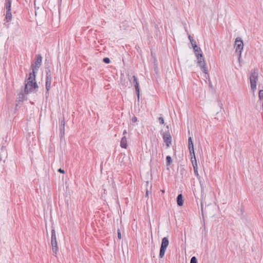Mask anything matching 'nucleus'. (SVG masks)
<instances>
[{
    "mask_svg": "<svg viewBox=\"0 0 263 263\" xmlns=\"http://www.w3.org/2000/svg\"><path fill=\"white\" fill-rule=\"evenodd\" d=\"M35 76L34 69L32 73L29 74V77L28 79L25 81V87L24 92L27 95L33 91L37 87V84L35 82Z\"/></svg>",
    "mask_w": 263,
    "mask_h": 263,
    "instance_id": "f257e3e1",
    "label": "nucleus"
},
{
    "mask_svg": "<svg viewBox=\"0 0 263 263\" xmlns=\"http://www.w3.org/2000/svg\"><path fill=\"white\" fill-rule=\"evenodd\" d=\"M258 71L257 69H254L251 72L250 76V81L251 89L253 92L256 89V82L258 80Z\"/></svg>",
    "mask_w": 263,
    "mask_h": 263,
    "instance_id": "f03ea898",
    "label": "nucleus"
},
{
    "mask_svg": "<svg viewBox=\"0 0 263 263\" xmlns=\"http://www.w3.org/2000/svg\"><path fill=\"white\" fill-rule=\"evenodd\" d=\"M196 57L197 59V63L201 70L205 74H208V70L206 67L205 62L202 53H197Z\"/></svg>",
    "mask_w": 263,
    "mask_h": 263,
    "instance_id": "7ed1b4c3",
    "label": "nucleus"
},
{
    "mask_svg": "<svg viewBox=\"0 0 263 263\" xmlns=\"http://www.w3.org/2000/svg\"><path fill=\"white\" fill-rule=\"evenodd\" d=\"M169 244V241L167 237H164L162 239V242L161 245L160 253H159V257L162 258L164 257L165 252L167 247H168Z\"/></svg>",
    "mask_w": 263,
    "mask_h": 263,
    "instance_id": "20e7f679",
    "label": "nucleus"
},
{
    "mask_svg": "<svg viewBox=\"0 0 263 263\" xmlns=\"http://www.w3.org/2000/svg\"><path fill=\"white\" fill-rule=\"evenodd\" d=\"M51 246L53 253L56 255L58 252L57 241L56 238L55 231L54 229L51 231Z\"/></svg>",
    "mask_w": 263,
    "mask_h": 263,
    "instance_id": "39448f33",
    "label": "nucleus"
},
{
    "mask_svg": "<svg viewBox=\"0 0 263 263\" xmlns=\"http://www.w3.org/2000/svg\"><path fill=\"white\" fill-rule=\"evenodd\" d=\"M234 47L236 53L242 52L243 49V42L240 37H238L236 39Z\"/></svg>",
    "mask_w": 263,
    "mask_h": 263,
    "instance_id": "423d86ee",
    "label": "nucleus"
},
{
    "mask_svg": "<svg viewBox=\"0 0 263 263\" xmlns=\"http://www.w3.org/2000/svg\"><path fill=\"white\" fill-rule=\"evenodd\" d=\"M163 139L167 147H170L172 142V137L169 132L163 133L162 134Z\"/></svg>",
    "mask_w": 263,
    "mask_h": 263,
    "instance_id": "0eeeda50",
    "label": "nucleus"
},
{
    "mask_svg": "<svg viewBox=\"0 0 263 263\" xmlns=\"http://www.w3.org/2000/svg\"><path fill=\"white\" fill-rule=\"evenodd\" d=\"M133 78L134 82L135 83V89H136V91L137 93L138 100L139 101V98H140V88H139V83L138 82V81H137V79L136 76H134L133 77Z\"/></svg>",
    "mask_w": 263,
    "mask_h": 263,
    "instance_id": "6e6552de",
    "label": "nucleus"
},
{
    "mask_svg": "<svg viewBox=\"0 0 263 263\" xmlns=\"http://www.w3.org/2000/svg\"><path fill=\"white\" fill-rule=\"evenodd\" d=\"M188 143H189V149L190 151V155L191 156H194L195 153L194 150V145L192 141V137H190L188 139Z\"/></svg>",
    "mask_w": 263,
    "mask_h": 263,
    "instance_id": "1a4fd4ad",
    "label": "nucleus"
},
{
    "mask_svg": "<svg viewBox=\"0 0 263 263\" xmlns=\"http://www.w3.org/2000/svg\"><path fill=\"white\" fill-rule=\"evenodd\" d=\"M42 62V57L40 54H38L36 56V60L35 62V68L33 69V70L35 69L37 70L38 68L40 67L41 63Z\"/></svg>",
    "mask_w": 263,
    "mask_h": 263,
    "instance_id": "9d476101",
    "label": "nucleus"
},
{
    "mask_svg": "<svg viewBox=\"0 0 263 263\" xmlns=\"http://www.w3.org/2000/svg\"><path fill=\"white\" fill-rule=\"evenodd\" d=\"M52 77L48 75V77H46V88L47 91H49L51 84Z\"/></svg>",
    "mask_w": 263,
    "mask_h": 263,
    "instance_id": "9b49d317",
    "label": "nucleus"
},
{
    "mask_svg": "<svg viewBox=\"0 0 263 263\" xmlns=\"http://www.w3.org/2000/svg\"><path fill=\"white\" fill-rule=\"evenodd\" d=\"M120 146L122 148H126L127 147V138L125 136H123L120 141Z\"/></svg>",
    "mask_w": 263,
    "mask_h": 263,
    "instance_id": "f8f14e48",
    "label": "nucleus"
},
{
    "mask_svg": "<svg viewBox=\"0 0 263 263\" xmlns=\"http://www.w3.org/2000/svg\"><path fill=\"white\" fill-rule=\"evenodd\" d=\"M60 130L61 137L64 135L65 133V121L64 119H62L61 121V125L60 126Z\"/></svg>",
    "mask_w": 263,
    "mask_h": 263,
    "instance_id": "ddd939ff",
    "label": "nucleus"
},
{
    "mask_svg": "<svg viewBox=\"0 0 263 263\" xmlns=\"http://www.w3.org/2000/svg\"><path fill=\"white\" fill-rule=\"evenodd\" d=\"M177 204L179 206H182L183 205V200L182 194H179L177 197Z\"/></svg>",
    "mask_w": 263,
    "mask_h": 263,
    "instance_id": "4468645a",
    "label": "nucleus"
},
{
    "mask_svg": "<svg viewBox=\"0 0 263 263\" xmlns=\"http://www.w3.org/2000/svg\"><path fill=\"white\" fill-rule=\"evenodd\" d=\"M193 48L196 54V56L198 55L197 53H202L201 48L197 46V45L193 46Z\"/></svg>",
    "mask_w": 263,
    "mask_h": 263,
    "instance_id": "2eb2a0df",
    "label": "nucleus"
},
{
    "mask_svg": "<svg viewBox=\"0 0 263 263\" xmlns=\"http://www.w3.org/2000/svg\"><path fill=\"white\" fill-rule=\"evenodd\" d=\"M5 1H6L5 7H6V10H8V11L11 10V0H5Z\"/></svg>",
    "mask_w": 263,
    "mask_h": 263,
    "instance_id": "dca6fc26",
    "label": "nucleus"
},
{
    "mask_svg": "<svg viewBox=\"0 0 263 263\" xmlns=\"http://www.w3.org/2000/svg\"><path fill=\"white\" fill-rule=\"evenodd\" d=\"M6 19L7 20V21L8 22H9V21H10L11 20V19H12V14H11V10H9V11L6 10Z\"/></svg>",
    "mask_w": 263,
    "mask_h": 263,
    "instance_id": "f3484780",
    "label": "nucleus"
},
{
    "mask_svg": "<svg viewBox=\"0 0 263 263\" xmlns=\"http://www.w3.org/2000/svg\"><path fill=\"white\" fill-rule=\"evenodd\" d=\"M191 160H192V164H193V168L195 167L198 168L197 161L196 160V157H195V155H194V156H193V155H192V156H191Z\"/></svg>",
    "mask_w": 263,
    "mask_h": 263,
    "instance_id": "a211bd4d",
    "label": "nucleus"
},
{
    "mask_svg": "<svg viewBox=\"0 0 263 263\" xmlns=\"http://www.w3.org/2000/svg\"><path fill=\"white\" fill-rule=\"evenodd\" d=\"M166 165L167 166L170 165L171 164V163L172 162V160L171 157L170 156H167L166 158Z\"/></svg>",
    "mask_w": 263,
    "mask_h": 263,
    "instance_id": "6ab92c4d",
    "label": "nucleus"
},
{
    "mask_svg": "<svg viewBox=\"0 0 263 263\" xmlns=\"http://www.w3.org/2000/svg\"><path fill=\"white\" fill-rule=\"evenodd\" d=\"M189 39L191 42L192 46L196 45V41L193 39V37L190 35H189Z\"/></svg>",
    "mask_w": 263,
    "mask_h": 263,
    "instance_id": "aec40b11",
    "label": "nucleus"
},
{
    "mask_svg": "<svg viewBox=\"0 0 263 263\" xmlns=\"http://www.w3.org/2000/svg\"><path fill=\"white\" fill-rule=\"evenodd\" d=\"M194 173H195V175L196 176V177L198 178V179H200V176L198 174V168H194Z\"/></svg>",
    "mask_w": 263,
    "mask_h": 263,
    "instance_id": "412c9836",
    "label": "nucleus"
},
{
    "mask_svg": "<svg viewBox=\"0 0 263 263\" xmlns=\"http://www.w3.org/2000/svg\"><path fill=\"white\" fill-rule=\"evenodd\" d=\"M45 71L46 73V77H48V74L50 76H51L50 70L49 68H46Z\"/></svg>",
    "mask_w": 263,
    "mask_h": 263,
    "instance_id": "4be33fe9",
    "label": "nucleus"
},
{
    "mask_svg": "<svg viewBox=\"0 0 263 263\" xmlns=\"http://www.w3.org/2000/svg\"><path fill=\"white\" fill-rule=\"evenodd\" d=\"M190 263H197V259L196 257L193 256L191 258Z\"/></svg>",
    "mask_w": 263,
    "mask_h": 263,
    "instance_id": "5701e85b",
    "label": "nucleus"
},
{
    "mask_svg": "<svg viewBox=\"0 0 263 263\" xmlns=\"http://www.w3.org/2000/svg\"><path fill=\"white\" fill-rule=\"evenodd\" d=\"M103 61L105 63H106V64H108L110 62V59L108 58H104Z\"/></svg>",
    "mask_w": 263,
    "mask_h": 263,
    "instance_id": "b1692460",
    "label": "nucleus"
},
{
    "mask_svg": "<svg viewBox=\"0 0 263 263\" xmlns=\"http://www.w3.org/2000/svg\"><path fill=\"white\" fill-rule=\"evenodd\" d=\"M236 54L238 55V62H239V64H240L241 59V53H236Z\"/></svg>",
    "mask_w": 263,
    "mask_h": 263,
    "instance_id": "393cba45",
    "label": "nucleus"
},
{
    "mask_svg": "<svg viewBox=\"0 0 263 263\" xmlns=\"http://www.w3.org/2000/svg\"><path fill=\"white\" fill-rule=\"evenodd\" d=\"M158 120L159 121L160 124H164V119H163V117H160L158 118Z\"/></svg>",
    "mask_w": 263,
    "mask_h": 263,
    "instance_id": "a878e982",
    "label": "nucleus"
},
{
    "mask_svg": "<svg viewBox=\"0 0 263 263\" xmlns=\"http://www.w3.org/2000/svg\"><path fill=\"white\" fill-rule=\"evenodd\" d=\"M118 238L119 239H121V232H120V230L119 229H118Z\"/></svg>",
    "mask_w": 263,
    "mask_h": 263,
    "instance_id": "bb28decb",
    "label": "nucleus"
},
{
    "mask_svg": "<svg viewBox=\"0 0 263 263\" xmlns=\"http://www.w3.org/2000/svg\"><path fill=\"white\" fill-rule=\"evenodd\" d=\"M132 121L133 122H136L137 121V118L136 116H134L132 118Z\"/></svg>",
    "mask_w": 263,
    "mask_h": 263,
    "instance_id": "cd10ccee",
    "label": "nucleus"
},
{
    "mask_svg": "<svg viewBox=\"0 0 263 263\" xmlns=\"http://www.w3.org/2000/svg\"><path fill=\"white\" fill-rule=\"evenodd\" d=\"M203 203L202 202H201V213H202V214L203 215Z\"/></svg>",
    "mask_w": 263,
    "mask_h": 263,
    "instance_id": "c85d7f7f",
    "label": "nucleus"
},
{
    "mask_svg": "<svg viewBox=\"0 0 263 263\" xmlns=\"http://www.w3.org/2000/svg\"><path fill=\"white\" fill-rule=\"evenodd\" d=\"M58 172L61 173H64V171L63 170H62V168H59L58 170Z\"/></svg>",
    "mask_w": 263,
    "mask_h": 263,
    "instance_id": "c756f323",
    "label": "nucleus"
},
{
    "mask_svg": "<svg viewBox=\"0 0 263 263\" xmlns=\"http://www.w3.org/2000/svg\"><path fill=\"white\" fill-rule=\"evenodd\" d=\"M127 134V130L126 129H125L124 131H123V135L124 136H125V135Z\"/></svg>",
    "mask_w": 263,
    "mask_h": 263,
    "instance_id": "7c9ffc66",
    "label": "nucleus"
},
{
    "mask_svg": "<svg viewBox=\"0 0 263 263\" xmlns=\"http://www.w3.org/2000/svg\"><path fill=\"white\" fill-rule=\"evenodd\" d=\"M148 191L147 190H146V194H145V196L146 197H148Z\"/></svg>",
    "mask_w": 263,
    "mask_h": 263,
    "instance_id": "2f4dec72",
    "label": "nucleus"
},
{
    "mask_svg": "<svg viewBox=\"0 0 263 263\" xmlns=\"http://www.w3.org/2000/svg\"><path fill=\"white\" fill-rule=\"evenodd\" d=\"M162 193H164V190H162Z\"/></svg>",
    "mask_w": 263,
    "mask_h": 263,
    "instance_id": "473e14b6",
    "label": "nucleus"
},
{
    "mask_svg": "<svg viewBox=\"0 0 263 263\" xmlns=\"http://www.w3.org/2000/svg\"><path fill=\"white\" fill-rule=\"evenodd\" d=\"M106 190L104 189V194H105Z\"/></svg>",
    "mask_w": 263,
    "mask_h": 263,
    "instance_id": "72a5a7b5",
    "label": "nucleus"
}]
</instances>
